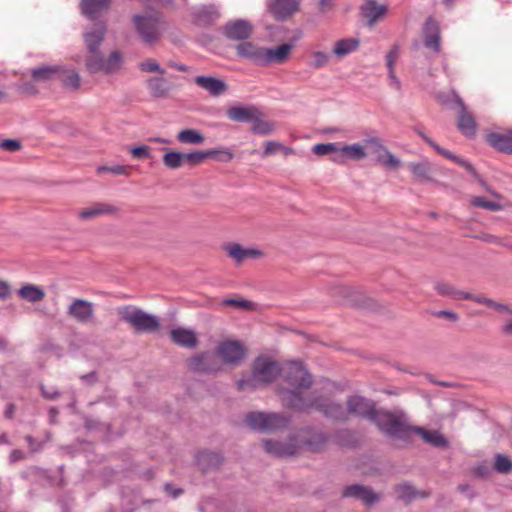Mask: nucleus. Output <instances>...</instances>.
Masks as SVG:
<instances>
[{
  "label": "nucleus",
  "instance_id": "f257e3e1",
  "mask_svg": "<svg viewBox=\"0 0 512 512\" xmlns=\"http://www.w3.org/2000/svg\"><path fill=\"white\" fill-rule=\"evenodd\" d=\"M286 381L291 389H283L280 392L283 403L296 410L316 409L322 411L327 416L340 418L342 407L323 397H315L314 393L307 397L303 396V390L310 388L312 377L298 361H292L286 368Z\"/></svg>",
  "mask_w": 512,
  "mask_h": 512
},
{
  "label": "nucleus",
  "instance_id": "f03ea898",
  "mask_svg": "<svg viewBox=\"0 0 512 512\" xmlns=\"http://www.w3.org/2000/svg\"><path fill=\"white\" fill-rule=\"evenodd\" d=\"M280 374L278 364L266 358H258L253 364L252 374L237 382L239 390H254L274 381Z\"/></svg>",
  "mask_w": 512,
  "mask_h": 512
},
{
  "label": "nucleus",
  "instance_id": "7ed1b4c3",
  "mask_svg": "<svg viewBox=\"0 0 512 512\" xmlns=\"http://www.w3.org/2000/svg\"><path fill=\"white\" fill-rule=\"evenodd\" d=\"M132 21L138 36L147 45H153L159 41L166 28L158 12L134 15Z\"/></svg>",
  "mask_w": 512,
  "mask_h": 512
},
{
  "label": "nucleus",
  "instance_id": "20e7f679",
  "mask_svg": "<svg viewBox=\"0 0 512 512\" xmlns=\"http://www.w3.org/2000/svg\"><path fill=\"white\" fill-rule=\"evenodd\" d=\"M121 320L128 323L137 333H153L159 327V319L134 306H123L118 309Z\"/></svg>",
  "mask_w": 512,
  "mask_h": 512
},
{
  "label": "nucleus",
  "instance_id": "39448f33",
  "mask_svg": "<svg viewBox=\"0 0 512 512\" xmlns=\"http://www.w3.org/2000/svg\"><path fill=\"white\" fill-rule=\"evenodd\" d=\"M381 431L391 437L407 438L412 431L402 416L379 410L372 420Z\"/></svg>",
  "mask_w": 512,
  "mask_h": 512
},
{
  "label": "nucleus",
  "instance_id": "423d86ee",
  "mask_svg": "<svg viewBox=\"0 0 512 512\" xmlns=\"http://www.w3.org/2000/svg\"><path fill=\"white\" fill-rule=\"evenodd\" d=\"M122 63V55L119 51H113L107 58L96 50L95 52H88L85 60V66L90 73L104 72L111 74L117 71Z\"/></svg>",
  "mask_w": 512,
  "mask_h": 512
},
{
  "label": "nucleus",
  "instance_id": "0eeeda50",
  "mask_svg": "<svg viewBox=\"0 0 512 512\" xmlns=\"http://www.w3.org/2000/svg\"><path fill=\"white\" fill-rule=\"evenodd\" d=\"M214 354L224 365L236 366L244 360L246 348L240 341L224 340L218 343Z\"/></svg>",
  "mask_w": 512,
  "mask_h": 512
},
{
  "label": "nucleus",
  "instance_id": "6e6552de",
  "mask_svg": "<svg viewBox=\"0 0 512 512\" xmlns=\"http://www.w3.org/2000/svg\"><path fill=\"white\" fill-rule=\"evenodd\" d=\"M245 422L254 430L274 431L286 426L288 421L277 413L251 412L246 415Z\"/></svg>",
  "mask_w": 512,
  "mask_h": 512
},
{
  "label": "nucleus",
  "instance_id": "1a4fd4ad",
  "mask_svg": "<svg viewBox=\"0 0 512 512\" xmlns=\"http://www.w3.org/2000/svg\"><path fill=\"white\" fill-rule=\"evenodd\" d=\"M422 32L424 47L430 51L427 58L433 59L441 51L439 25L433 18L429 17L424 23Z\"/></svg>",
  "mask_w": 512,
  "mask_h": 512
},
{
  "label": "nucleus",
  "instance_id": "9d476101",
  "mask_svg": "<svg viewBox=\"0 0 512 512\" xmlns=\"http://www.w3.org/2000/svg\"><path fill=\"white\" fill-rule=\"evenodd\" d=\"M233 156V153L226 148L197 150L189 153H184V162H187L191 166L199 165L207 158H216L221 162H229L233 159Z\"/></svg>",
  "mask_w": 512,
  "mask_h": 512
},
{
  "label": "nucleus",
  "instance_id": "9b49d317",
  "mask_svg": "<svg viewBox=\"0 0 512 512\" xmlns=\"http://www.w3.org/2000/svg\"><path fill=\"white\" fill-rule=\"evenodd\" d=\"M293 45L289 43L281 44L273 48L263 47L261 66L285 63L292 52Z\"/></svg>",
  "mask_w": 512,
  "mask_h": 512
},
{
  "label": "nucleus",
  "instance_id": "f8f14e48",
  "mask_svg": "<svg viewBox=\"0 0 512 512\" xmlns=\"http://www.w3.org/2000/svg\"><path fill=\"white\" fill-rule=\"evenodd\" d=\"M67 314L79 323L87 324L94 319V306L83 299H75L68 307Z\"/></svg>",
  "mask_w": 512,
  "mask_h": 512
},
{
  "label": "nucleus",
  "instance_id": "ddd939ff",
  "mask_svg": "<svg viewBox=\"0 0 512 512\" xmlns=\"http://www.w3.org/2000/svg\"><path fill=\"white\" fill-rule=\"evenodd\" d=\"M189 371L194 373H216L220 370L217 363L206 353H199L186 360Z\"/></svg>",
  "mask_w": 512,
  "mask_h": 512
},
{
  "label": "nucleus",
  "instance_id": "4468645a",
  "mask_svg": "<svg viewBox=\"0 0 512 512\" xmlns=\"http://www.w3.org/2000/svg\"><path fill=\"white\" fill-rule=\"evenodd\" d=\"M263 447L267 453L273 456L286 457L294 455L300 448V445L295 439L287 441L264 440Z\"/></svg>",
  "mask_w": 512,
  "mask_h": 512
},
{
  "label": "nucleus",
  "instance_id": "2eb2a0df",
  "mask_svg": "<svg viewBox=\"0 0 512 512\" xmlns=\"http://www.w3.org/2000/svg\"><path fill=\"white\" fill-rule=\"evenodd\" d=\"M348 411L356 416L373 420L378 411L372 401L360 396H352L347 401Z\"/></svg>",
  "mask_w": 512,
  "mask_h": 512
},
{
  "label": "nucleus",
  "instance_id": "dca6fc26",
  "mask_svg": "<svg viewBox=\"0 0 512 512\" xmlns=\"http://www.w3.org/2000/svg\"><path fill=\"white\" fill-rule=\"evenodd\" d=\"M253 32L252 24L243 19L228 22L224 27L225 36L231 40L243 41L248 39Z\"/></svg>",
  "mask_w": 512,
  "mask_h": 512
},
{
  "label": "nucleus",
  "instance_id": "f3484780",
  "mask_svg": "<svg viewBox=\"0 0 512 512\" xmlns=\"http://www.w3.org/2000/svg\"><path fill=\"white\" fill-rule=\"evenodd\" d=\"M268 8L277 20H284L298 10L299 0H268Z\"/></svg>",
  "mask_w": 512,
  "mask_h": 512
},
{
  "label": "nucleus",
  "instance_id": "a211bd4d",
  "mask_svg": "<svg viewBox=\"0 0 512 512\" xmlns=\"http://www.w3.org/2000/svg\"><path fill=\"white\" fill-rule=\"evenodd\" d=\"M460 111L458 115L457 127L459 131L466 137L472 138L476 134L477 124L473 114L468 111L462 99H458Z\"/></svg>",
  "mask_w": 512,
  "mask_h": 512
},
{
  "label": "nucleus",
  "instance_id": "6ab92c4d",
  "mask_svg": "<svg viewBox=\"0 0 512 512\" xmlns=\"http://www.w3.org/2000/svg\"><path fill=\"white\" fill-rule=\"evenodd\" d=\"M149 95L155 99H166L174 88V85L164 77H150L146 80Z\"/></svg>",
  "mask_w": 512,
  "mask_h": 512
},
{
  "label": "nucleus",
  "instance_id": "aec40b11",
  "mask_svg": "<svg viewBox=\"0 0 512 512\" xmlns=\"http://www.w3.org/2000/svg\"><path fill=\"white\" fill-rule=\"evenodd\" d=\"M194 83L212 97H219L228 91V85L224 80L212 76H196Z\"/></svg>",
  "mask_w": 512,
  "mask_h": 512
},
{
  "label": "nucleus",
  "instance_id": "412c9836",
  "mask_svg": "<svg viewBox=\"0 0 512 512\" xmlns=\"http://www.w3.org/2000/svg\"><path fill=\"white\" fill-rule=\"evenodd\" d=\"M226 114L231 121L251 123L256 118V115L259 114V109L254 105H238L229 107Z\"/></svg>",
  "mask_w": 512,
  "mask_h": 512
},
{
  "label": "nucleus",
  "instance_id": "4be33fe9",
  "mask_svg": "<svg viewBox=\"0 0 512 512\" xmlns=\"http://www.w3.org/2000/svg\"><path fill=\"white\" fill-rule=\"evenodd\" d=\"M119 212V209L109 203L98 202L92 206L84 208L78 212L79 218L82 220H90L102 215H115Z\"/></svg>",
  "mask_w": 512,
  "mask_h": 512
},
{
  "label": "nucleus",
  "instance_id": "5701e85b",
  "mask_svg": "<svg viewBox=\"0 0 512 512\" xmlns=\"http://www.w3.org/2000/svg\"><path fill=\"white\" fill-rule=\"evenodd\" d=\"M173 343L184 348L193 349L198 345V338L195 331L182 327L175 328L170 332Z\"/></svg>",
  "mask_w": 512,
  "mask_h": 512
},
{
  "label": "nucleus",
  "instance_id": "b1692460",
  "mask_svg": "<svg viewBox=\"0 0 512 512\" xmlns=\"http://www.w3.org/2000/svg\"><path fill=\"white\" fill-rule=\"evenodd\" d=\"M366 156L365 148L359 143L340 145L339 155L336 156L335 163L344 164L347 160L359 161L366 158Z\"/></svg>",
  "mask_w": 512,
  "mask_h": 512
},
{
  "label": "nucleus",
  "instance_id": "393cba45",
  "mask_svg": "<svg viewBox=\"0 0 512 512\" xmlns=\"http://www.w3.org/2000/svg\"><path fill=\"white\" fill-rule=\"evenodd\" d=\"M235 49L239 57L248 59L254 64L261 66L263 47L251 41H244L236 45Z\"/></svg>",
  "mask_w": 512,
  "mask_h": 512
},
{
  "label": "nucleus",
  "instance_id": "a878e982",
  "mask_svg": "<svg viewBox=\"0 0 512 512\" xmlns=\"http://www.w3.org/2000/svg\"><path fill=\"white\" fill-rule=\"evenodd\" d=\"M487 142L500 152L512 154V129L488 134Z\"/></svg>",
  "mask_w": 512,
  "mask_h": 512
},
{
  "label": "nucleus",
  "instance_id": "bb28decb",
  "mask_svg": "<svg viewBox=\"0 0 512 512\" xmlns=\"http://www.w3.org/2000/svg\"><path fill=\"white\" fill-rule=\"evenodd\" d=\"M106 34V26L102 23H97L91 31L84 34V41L87 46L88 52H95L99 50Z\"/></svg>",
  "mask_w": 512,
  "mask_h": 512
},
{
  "label": "nucleus",
  "instance_id": "cd10ccee",
  "mask_svg": "<svg viewBox=\"0 0 512 512\" xmlns=\"http://www.w3.org/2000/svg\"><path fill=\"white\" fill-rule=\"evenodd\" d=\"M343 495L346 497H353L363 501L366 504H373L379 497L370 488L361 485H351L346 487Z\"/></svg>",
  "mask_w": 512,
  "mask_h": 512
},
{
  "label": "nucleus",
  "instance_id": "c85d7f7f",
  "mask_svg": "<svg viewBox=\"0 0 512 512\" xmlns=\"http://www.w3.org/2000/svg\"><path fill=\"white\" fill-rule=\"evenodd\" d=\"M456 164L463 167L468 173L471 174V176L479 183V185L492 197H494L497 200H502L503 196L498 193L495 189H493L475 170L474 166L468 162L467 160L458 157L455 161Z\"/></svg>",
  "mask_w": 512,
  "mask_h": 512
},
{
  "label": "nucleus",
  "instance_id": "c756f323",
  "mask_svg": "<svg viewBox=\"0 0 512 512\" xmlns=\"http://www.w3.org/2000/svg\"><path fill=\"white\" fill-rule=\"evenodd\" d=\"M221 249L227 256H262L265 253L257 247L244 248L236 242H225Z\"/></svg>",
  "mask_w": 512,
  "mask_h": 512
},
{
  "label": "nucleus",
  "instance_id": "7c9ffc66",
  "mask_svg": "<svg viewBox=\"0 0 512 512\" xmlns=\"http://www.w3.org/2000/svg\"><path fill=\"white\" fill-rule=\"evenodd\" d=\"M361 10L362 15L368 20V25L372 27L386 13L387 8L385 5H378L376 0H366Z\"/></svg>",
  "mask_w": 512,
  "mask_h": 512
},
{
  "label": "nucleus",
  "instance_id": "2f4dec72",
  "mask_svg": "<svg viewBox=\"0 0 512 512\" xmlns=\"http://www.w3.org/2000/svg\"><path fill=\"white\" fill-rule=\"evenodd\" d=\"M220 14L215 6H204L193 13L194 21L199 26L213 24Z\"/></svg>",
  "mask_w": 512,
  "mask_h": 512
},
{
  "label": "nucleus",
  "instance_id": "473e14b6",
  "mask_svg": "<svg viewBox=\"0 0 512 512\" xmlns=\"http://www.w3.org/2000/svg\"><path fill=\"white\" fill-rule=\"evenodd\" d=\"M61 66L42 65L31 70V77L37 82H46L57 78Z\"/></svg>",
  "mask_w": 512,
  "mask_h": 512
},
{
  "label": "nucleus",
  "instance_id": "72a5a7b5",
  "mask_svg": "<svg viewBox=\"0 0 512 512\" xmlns=\"http://www.w3.org/2000/svg\"><path fill=\"white\" fill-rule=\"evenodd\" d=\"M197 465L203 471H208L218 467L222 462V457L211 451H201L196 457Z\"/></svg>",
  "mask_w": 512,
  "mask_h": 512
},
{
  "label": "nucleus",
  "instance_id": "f704fd0d",
  "mask_svg": "<svg viewBox=\"0 0 512 512\" xmlns=\"http://www.w3.org/2000/svg\"><path fill=\"white\" fill-rule=\"evenodd\" d=\"M110 4V0H82L81 9L90 19H95L98 14L107 9Z\"/></svg>",
  "mask_w": 512,
  "mask_h": 512
},
{
  "label": "nucleus",
  "instance_id": "c9c22d12",
  "mask_svg": "<svg viewBox=\"0 0 512 512\" xmlns=\"http://www.w3.org/2000/svg\"><path fill=\"white\" fill-rule=\"evenodd\" d=\"M412 431L421 436L425 442L435 447H446L448 445L445 437L438 431H430L420 427H415Z\"/></svg>",
  "mask_w": 512,
  "mask_h": 512
},
{
  "label": "nucleus",
  "instance_id": "e433bc0d",
  "mask_svg": "<svg viewBox=\"0 0 512 512\" xmlns=\"http://www.w3.org/2000/svg\"><path fill=\"white\" fill-rule=\"evenodd\" d=\"M359 39L347 38L338 40L333 48V53L338 57L342 58L351 52L355 51L359 46Z\"/></svg>",
  "mask_w": 512,
  "mask_h": 512
},
{
  "label": "nucleus",
  "instance_id": "4c0bfd02",
  "mask_svg": "<svg viewBox=\"0 0 512 512\" xmlns=\"http://www.w3.org/2000/svg\"><path fill=\"white\" fill-rule=\"evenodd\" d=\"M18 294L22 299L33 303L42 301L45 297L44 290L33 284L24 285L19 289Z\"/></svg>",
  "mask_w": 512,
  "mask_h": 512
},
{
  "label": "nucleus",
  "instance_id": "58836bf2",
  "mask_svg": "<svg viewBox=\"0 0 512 512\" xmlns=\"http://www.w3.org/2000/svg\"><path fill=\"white\" fill-rule=\"evenodd\" d=\"M176 139L182 144L200 145L205 141L204 135L196 129H183L181 130Z\"/></svg>",
  "mask_w": 512,
  "mask_h": 512
},
{
  "label": "nucleus",
  "instance_id": "ea45409f",
  "mask_svg": "<svg viewBox=\"0 0 512 512\" xmlns=\"http://www.w3.org/2000/svg\"><path fill=\"white\" fill-rule=\"evenodd\" d=\"M57 78L66 88L77 90L80 87L81 79L74 69H64L61 67V72L57 75Z\"/></svg>",
  "mask_w": 512,
  "mask_h": 512
},
{
  "label": "nucleus",
  "instance_id": "a19ab883",
  "mask_svg": "<svg viewBox=\"0 0 512 512\" xmlns=\"http://www.w3.org/2000/svg\"><path fill=\"white\" fill-rule=\"evenodd\" d=\"M471 300L483 304L499 313L506 314L509 316H512V306L494 301L491 298L485 297V296H473L470 298Z\"/></svg>",
  "mask_w": 512,
  "mask_h": 512
},
{
  "label": "nucleus",
  "instance_id": "79ce46f5",
  "mask_svg": "<svg viewBox=\"0 0 512 512\" xmlns=\"http://www.w3.org/2000/svg\"><path fill=\"white\" fill-rule=\"evenodd\" d=\"M251 123V131L254 134L265 136L275 131V124L264 120L260 110L259 114L256 115V118Z\"/></svg>",
  "mask_w": 512,
  "mask_h": 512
},
{
  "label": "nucleus",
  "instance_id": "37998d69",
  "mask_svg": "<svg viewBox=\"0 0 512 512\" xmlns=\"http://www.w3.org/2000/svg\"><path fill=\"white\" fill-rule=\"evenodd\" d=\"M469 203L472 207L481 208L492 212L501 211L503 209V205L499 202V200H488L482 196L470 197Z\"/></svg>",
  "mask_w": 512,
  "mask_h": 512
},
{
  "label": "nucleus",
  "instance_id": "c03bdc74",
  "mask_svg": "<svg viewBox=\"0 0 512 512\" xmlns=\"http://www.w3.org/2000/svg\"><path fill=\"white\" fill-rule=\"evenodd\" d=\"M312 151L318 155H330L331 161L335 162V158L339 155L340 144L339 143H320L313 146Z\"/></svg>",
  "mask_w": 512,
  "mask_h": 512
},
{
  "label": "nucleus",
  "instance_id": "a18cd8bd",
  "mask_svg": "<svg viewBox=\"0 0 512 512\" xmlns=\"http://www.w3.org/2000/svg\"><path fill=\"white\" fill-rule=\"evenodd\" d=\"M436 291L443 296H450L455 300H461L464 298H472L470 293L455 290L451 285L447 283H438L436 285Z\"/></svg>",
  "mask_w": 512,
  "mask_h": 512
},
{
  "label": "nucleus",
  "instance_id": "49530a36",
  "mask_svg": "<svg viewBox=\"0 0 512 512\" xmlns=\"http://www.w3.org/2000/svg\"><path fill=\"white\" fill-rule=\"evenodd\" d=\"M163 163L167 168L178 169L184 162V153L177 151H169L163 155Z\"/></svg>",
  "mask_w": 512,
  "mask_h": 512
},
{
  "label": "nucleus",
  "instance_id": "de8ad7c7",
  "mask_svg": "<svg viewBox=\"0 0 512 512\" xmlns=\"http://www.w3.org/2000/svg\"><path fill=\"white\" fill-rule=\"evenodd\" d=\"M409 168L417 178L425 181H432L430 176L431 167L428 162L410 163Z\"/></svg>",
  "mask_w": 512,
  "mask_h": 512
},
{
  "label": "nucleus",
  "instance_id": "09e8293b",
  "mask_svg": "<svg viewBox=\"0 0 512 512\" xmlns=\"http://www.w3.org/2000/svg\"><path fill=\"white\" fill-rule=\"evenodd\" d=\"M418 135L430 146L432 147L438 154L442 155L443 157L456 161V159L459 157L449 150L442 148L439 146L435 141H433L430 137H428L423 131L417 130Z\"/></svg>",
  "mask_w": 512,
  "mask_h": 512
},
{
  "label": "nucleus",
  "instance_id": "8fccbe9b",
  "mask_svg": "<svg viewBox=\"0 0 512 512\" xmlns=\"http://www.w3.org/2000/svg\"><path fill=\"white\" fill-rule=\"evenodd\" d=\"M327 438L326 436L321 432H315L313 433L309 438L305 439L304 445L310 450V451H320L326 444Z\"/></svg>",
  "mask_w": 512,
  "mask_h": 512
},
{
  "label": "nucleus",
  "instance_id": "3c124183",
  "mask_svg": "<svg viewBox=\"0 0 512 512\" xmlns=\"http://www.w3.org/2000/svg\"><path fill=\"white\" fill-rule=\"evenodd\" d=\"M224 306H231L239 310H254L255 309V303L245 300L243 298H226L223 299L221 302Z\"/></svg>",
  "mask_w": 512,
  "mask_h": 512
},
{
  "label": "nucleus",
  "instance_id": "603ef678",
  "mask_svg": "<svg viewBox=\"0 0 512 512\" xmlns=\"http://www.w3.org/2000/svg\"><path fill=\"white\" fill-rule=\"evenodd\" d=\"M494 469L501 474H508L512 471V460L504 454H496Z\"/></svg>",
  "mask_w": 512,
  "mask_h": 512
},
{
  "label": "nucleus",
  "instance_id": "864d4df0",
  "mask_svg": "<svg viewBox=\"0 0 512 512\" xmlns=\"http://www.w3.org/2000/svg\"><path fill=\"white\" fill-rule=\"evenodd\" d=\"M377 162L389 169H397L401 165V161L389 150H387L386 153L377 156Z\"/></svg>",
  "mask_w": 512,
  "mask_h": 512
},
{
  "label": "nucleus",
  "instance_id": "5fc2aeb1",
  "mask_svg": "<svg viewBox=\"0 0 512 512\" xmlns=\"http://www.w3.org/2000/svg\"><path fill=\"white\" fill-rule=\"evenodd\" d=\"M312 59L309 62V66L315 69H320L322 67H325L330 59V56L326 52L322 51H315L311 55Z\"/></svg>",
  "mask_w": 512,
  "mask_h": 512
},
{
  "label": "nucleus",
  "instance_id": "6e6d98bb",
  "mask_svg": "<svg viewBox=\"0 0 512 512\" xmlns=\"http://www.w3.org/2000/svg\"><path fill=\"white\" fill-rule=\"evenodd\" d=\"M139 69L143 72L148 73H159L163 75L165 73V70L161 68L159 63L154 59H146L139 63Z\"/></svg>",
  "mask_w": 512,
  "mask_h": 512
},
{
  "label": "nucleus",
  "instance_id": "4d7b16f0",
  "mask_svg": "<svg viewBox=\"0 0 512 512\" xmlns=\"http://www.w3.org/2000/svg\"><path fill=\"white\" fill-rule=\"evenodd\" d=\"M397 496L403 500H410L418 496V492L408 484H402L396 488Z\"/></svg>",
  "mask_w": 512,
  "mask_h": 512
},
{
  "label": "nucleus",
  "instance_id": "13d9d810",
  "mask_svg": "<svg viewBox=\"0 0 512 512\" xmlns=\"http://www.w3.org/2000/svg\"><path fill=\"white\" fill-rule=\"evenodd\" d=\"M364 143L372 149V153H374L376 157L386 153L388 150L377 137L367 138L364 140Z\"/></svg>",
  "mask_w": 512,
  "mask_h": 512
},
{
  "label": "nucleus",
  "instance_id": "bf43d9fd",
  "mask_svg": "<svg viewBox=\"0 0 512 512\" xmlns=\"http://www.w3.org/2000/svg\"><path fill=\"white\" fill-rule=\"evenodd\" d=\"M98 172H109L115 175H130V168L124 165H114V166H100L98 168Z\"/></svg>",
  "mask_w": 512,
  "mask_h": 512
},
{
  "label": "nucleus",
  "instance_id": "052dcab7",
  "mask_svg": "<svg viewBox=\"0 0 512 512\" xmlns=\"http://www.w3.org/2000/svg\"><path fill=\"white\" fill-rule=\"evenodd\" d=\"M130 152L131 155L137 159H145L150 157V148L146 145L134 147Z\"/></svg>",
  "mask_w": 512,
  "mask_h": 512
},
{
  "label": "nucleus",
  "instance_id": "680f3d73",
  "mask_svg": "<svg viewBox=\"0 0 512 512\" xmlns=\"http://www.w3.org/2000/svg\"><path fill=\"white\" fill-rule=\"evenodd\" d=\"M282 148H283V145L280 142L268 141L265 144L263 156L266 157V156L272 155V154L276 153L277 151L282 150Z\"/></svg>",
  "mask_w": 512,
  "mask_h": 512
},
{
  "label": "nucleus",
  "instance_id": "e2e57ef3",
  "mask_svg": "<svg viewBox=\"0 0 512 512\" xmlns=\"http://www.w3.org/2000/svg\"><path fill=\"white\" fill-rule=\"evenodd\" d=\"M42 396L48 400H55L60 396L59 391L54 387H46L44 385L40 386Z\"/></svg>",
  "mask_w": 512,
  "mask_h": 512
},
{
  "label": "nucleus",
  "instance_id": "0e129e2a",
  "mask_svg": "<svg viewBox=\"0 0 512 512\" xmlns=\"http://www.w3.org/2000/svg\"><path fill=\"white\" fill-rule=\"evenodd\" d=\"M0 147L8 151H18L21 148V143L18 140L6 139L0 143Z\"/></svg>",
  "mask_w": 512,
  "mask_h": 512
},
{
  "label": "nucleus",
  "instance_id": "69168bd1",
  "mask_svg": "<svg viewBox=\"0 0 512 512\" xmlns=\"http://www.w3.org/2000/svg\"><path fill=\"white\" fill-rule=\"evenodd\" d=\"M499 331L504 337L512 338V317L503 321L499 327Z\"/></svg>",
  "mask_w": 512,
  "mask_h": 512
},
{
  "label": "nucleus",
  "instance_id": "338daca9",
  "mask_svg": "<svg viewBox=\"0 0 512 512\" xmlns=\"http://www.w3.org/2000/svg\"><path fill=\"white\" fill-rule=\"evenodd\" d=\"M434 316L438 318H446L451 322H457L459 320V316L450 310H440L434 313Z\"/></svg>",
  "mask_w": 512,
  "mask_h": 512
},
{
  "label": "nucleus",
  "instance_id": "774afa93",
  "mask_svg": "<svg viewBox=\"0 0 512 512\" xmlns=\"http://www.w3.org/2000/svg\"><path fill=\"white\" fill-rule=\"evenodd\" d=\"M399 54V47L395 45L386 55L387 68L394 67V62Z\"/></svg>",
  "mask_w": 512,
  "mask_h": 512
}]
</instances>
